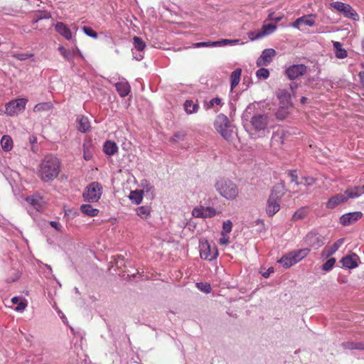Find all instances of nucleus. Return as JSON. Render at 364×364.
<instances>
[{
  "instance_id": "nucleus-37",
  "label": "nucleus",
  "mask_w": 364,
  "mask_h": 364,
  "mask_svg": "<svg viewBox=\"0 0 364 364\" xmlns=\"http://www.w3.org/2000/svg\"><path fill=\"white\" fill-rule=\"evenodd\" d=\"M144 191H132L129 195L130 200L136 205H139L143 199Z\"/></svg>"
},
{
  "instance_id": "nucleus-14",
  "label": "nucleus",
  "mask_w": 364,
  "mask_h": 364,
  "mask_svg": "<svg viewBox=\"0 0 364 364\" xmlns=\"http://www.w3.org/2000/svg\"><path fill=\"white\" fill-rule=\"evenodd\" d=\"M363 216L361 212H353L343 215L340 218V223L343 226H347L355 223L360 219Z\"/></svg>"
},
{
  "instance_id": "nucleus-49",
  "label": "nucleus",
  "mask_w": 364,
  "mask_h": 364,
  "mask_svg": "<svg viewBox=\"0 0 364 364\" xmlns=\"http://www.w3.org/2000/svg\"><path fill=\"white\" fill-rule=\"evenodd\" d=\"M82 29L87 36L92 37L93 38H97V33L95 31H94L91 27L83 26Z\"/></svg>"
},
{
  "instance_id": "nucleus-58",
  "label": "nucleus",
  "mask_w": 364,
  "mask_h": 364,
  "mask_svg": "<svg viewBox=\"0 0 364 364\" xmlns=\"http://www.w3.org/2000/svg\"><path fill=\"white\" fill-rule=\"evenodd\" d=\"M12 277H8L6 279V282H9V283H11V282H16L20 277L19 275V273L16 271H14V272L12 273Z\"/></svg>"
},
{
  "instance_id": "nucleus-18",
  "label": "nucleus",
  "mask_w": 364,
  "mask_h": 364,
  "mask_svg": "<svg viewBox=\"0 0 364 364\" xmlns=\"http://www.w3.org/2000/svg\"><path fill=\"white\" fill-rule=\"evenodd\" d=\"M287 135V132L283 129H278L272 134L271 139L272 146H281L283 145L284 144L285 138Z\"/></svg>"
},
{
  "instance_id": "nucleus-1",
  "label": "nucleus",
  "mask_w": 364,
  "mask_h": 364,
  "mask_svg": "<svg viewBox=\"0 0 364 364\" xmlns=\"http://www.w3.org/2000/svg\"><path fill=\"white\" fill-rule=\"evenodd\" d=\"M60 171L61 163L60 159L53 154H48L38 164L37 176L43 182H50L58 178Z\"/></svg>"
},
{
  "instance_id": "nucleus-27",
  "label": "nucleus",
  "mask_w": 364,
  "mask_h": 364,
  "mask_svg": "<svg viewBox=\"0 0 364 364\" xmlns=\"http://www.w3.org/2000/svg\"><path fill=\"white\" fill-rule=\"evenodd\" d=\"M81 212L89 217H95L99 214L100 210L97 208H94L90 204H82L80 206Z\"/></svg>"
},
{
  "instance_id": "nucleus-35",
  "label": "nucleus",
  "mask_w": 364,
  "mask_h": 364,
  "mask_svg": "<svg viewBox=\"0 0 364 364\" xmlns=\"http://www.w3.org/2000/svg\"><path fill=\"white\" fill-rule=\"evenodd\" d=\"M292 108L291 105L280 107L276 112V117L280 120L284 119L289 114V109Z\"/></svg>"
},
{
  "instance_id": "nucleus-43",
  "label": "nucleus",
  "mask_w": 364,
  "mask_h": 364,
  "mask_svg": "<svg viewBox=\"0 0 364 364\" xmlns=\"http://www.w3.org/2000/svg\"><path fill=\"white\" fill-rule=\"evenodd\" d=\"M134 47L139 51L144 50L146 43L139 37L134 36L133 38Z\"/></svg>"
},
{
  "instance_id": "nucleus-6",
  "label": "nucleus",
  "mask_w": 364,
  "mask_h": 364,
  "mask_svg": "<svg viewBox=\"0 0 364 364\" xmlns=\"http://www.w3.org/2000/svg\"><path fill=\"white\" fill-rule=\"evenodd\" d=\"M200 258L208 261H212L217 258L218 252L216 246L211 245L208 240L200 241Z\"/></svg>"
},
{
  "instance_id": "nucleus-20",
  "label": "nucleus",
  "mask_w": 364,
  "mask_h": 364,
  "mask_svg": "<svg viewBox=\"0 0 364 364\" xmlns=\"http://www.w3.org/2000/svg\"><path fill=\"white\" fill-rule=\"evenodd\" d=\"M55 29L66 40H70L73 37L70 29L63 22H58L55 26Z\"/></svg>"
},
{
  "instance_id": "nucleus-44",
  "label": "nucleus",
  "mask_w": 364,
  "mask_h": 364,
  "mask_svg": "<svg viewBox=\"0 0 364 364\" xmlns=\"http://www.w3.org/2000/svg\"><path fill=\"white\" fill-rule=\"evenodd\" d=\"M300 184L309 187L313 186L316 182V178L311 176H304L301 178Z\"/></svg>"
},
{
  "instance_id": "nucleus-38",
  "label": "nucleus",
  "mask_w": 364,
  "mask_h": 364,
  "mask_svg": "<svg viewBox=\"0 0 364 364\" xmlns=\"http://www.w3.org/2000/svg\"><path fill=\"white\" fill-rule=\"evenodd\" d=\"M136 214L142 219H146L151 213V208L149 206H140L136 209Z\"/></svg>"
},
{
  "instance_id": "nucleus-12",
  "label": "nucleus",
  "mask_w": 364,
  "mask_h": 364,
  "mask_svg": "<svg viewBox=\"0 0 364 364\" xmlns=\"http://www.w3.org/2000/svg\"><path fill=\"white\" fill-rule=\"evenodd\" d=\"M216 215V210L211 207L199 206L193 208L192 215L195 218H212Z\"/></svg>"
},
{
  "instance_id": "nucleus-42",
  "label": "nucleus",
  "mask_w": 364,
  "mask_h": 364,
  "mask_svg": "<svg viewBox=\"0 0 364 364\" xmlns=\"http://www.w3.org/2000/svg\"><path fill=\"white\" fill-rule=\"evenodd\" d=\"M11 302L14 304H17L16 307V311H22V310H24L25 308L26 307V304L18 296H14L11 299Z\"/></svg>"
},
{
  "instance_id": "nucleus-26",
  "label": "nucleus",
  "mask_w": 364,
  "mask_h": 364,
  "mask_svg": "<svg viewBox=\"0 0 364 364\" xmlns=\"http://www.w3.org/2000/svg\"><path fill=\"white\" fill-rule=\"evenodd\" d=\"M103 150L107 155L112 156L117 152L118 147L115 142L108 140L105 142Z\"/></svg>"
},
{
  "instance_id": "nucleus-13",
  "label": "nucleus",
  "mask_w": 364,
  "mask_h": 364,
  "mask_svg": "<svg viewBox=\"0 0 364 364\" xmlns=\"http://www.w3.org/2000/svg\"><path fill=\"white\" fill-rule=\"evenodd\" d=\"M276 55V51L273 48L264 49L262 55L257 60V66L261 67L267 65L272 61V58Z\"/></svg>"
},
{
  "instance_id": "nucleus-54",
  "label": "nucleus",
  "mask_w": 364,
  "mask_h": 364,
  "mask_svg": "<svg viewBox=\"0 0 364 364\" xmlns=\"http://www.w3.org/2000/svg\"><path fill=\"white\" fill-rule=\"evenodd\" d=\"M230 243V237L228 234L221 233V237L219 240V244L221 245H227Z\"/></svg>"
},
{
  "instance_id": "nucleus-48",
  "label": "nucleus",
  "mask_w": 364,
  "mask_h": 364,
  "mask_svg": "<svg viewBox=\"0 0 364 364\" xmlns=\"http://www.w3.org/2000/svg\"><path fill=\"white\" fill-rule=\"evenodd\" d=\"M256 75L259 79H267L269 76V71L266 68H262L257 70Z\"/></svg>"
},
{
  "instance_id": "nucleus-22",
  "label": "nucleus",
  "mask_w": 364,
  "mask_h": 364,
  "mask_svg": "<svg viewBox=\"0 0 364 364\" xmlns=\"http://www.w3.org/2000/svg\"><path fill=\"white\" fill-rule=\"evenodd\" d=\"M357 259V255L355 254H353L343 257L341 262L343 267L348 269H353L358 266Z\"/></svg>"
},
{
  "instance_id": "nucleus-62",
  "label": "nucleus",
  "mask_w": 364,
  "mask_h": 364,
  "mask_svg": "<svg viewBox=\"0 0 364 364\" xmlns=\"http://www.w3.org/2000/svg\"><path fill=\"white\" fill-rule=\"evenodd\" d=\"M29 141L31 144H35L37 142V137L35 136H31L29 137Z\"/></svg>"
},
{
  "instance_id": "nucleus-29",
  "label": "nucleus",
  "mask_w": 364,
  "mask_h": 364,
  "mask_svg": "<svg viewBox=\"0 0 364 364\" xmlns=\"http://www.w3.org/2000/svg\"><path fill=\"white\" fill-rule=\"evenodd\" d=\"M335 49V55L338 59H343L348 56L347 50L342 48V44L340 42L335 41L333 43Z\"/></svg>"
},
{
  "instance_id": "nucleus-55",
  "label": "nucleus",
  "mask_w": 364,
  "mask_h": 364,
  "mask_svg": "<svg viewBox=\"0 0 364 364\" xmlns=\"http://www.w3.org/2000/svg\"><path fill=\"white\" fill-rule=\"evenodd\" d=\"M289 176L291 178V181L295 183L296 184H300V182H298V176L296 173V171L293 170L289 172Z\"/></svg>"
},
{
  "instance_id": "nucleus-64",
  "label": "nucleus",
  "mask_w": 364,
  "mask_h": 364,
  "mask_svg": "<svg viewBox=\"0 0 364 364\" xmlns=\"http://www.w3.org/2000/svg\"><path fill=\"white\" fill-rule=\"evenodd\" d=\"M308 99L306 97H302L301 98V103L305 104L307 102Z\"/></svg>"
},
{
  "instance_id": "nucleus-46",
  "label": "nucleus",
  "mask_w": 364,
  "mask_h": 364,
  "mask_svg": "<svg viewBox=\"0 0 364 364\" xmlns=\"http://www.w3.org/2000/svg\"><path fill=\"white\" fill-rule=\"evenodd\" d=\"M58 50L65 60L68 61H71L73 60V53L70 50L65 49L63 46L59 47Z\"/></svg>"
},
{
  "instance_id": "nucleus-56",
  "label": "nucleus",
  "mask_w": 364,
  "mask_h": 364,
  "mask_svg": "<svg viewBox=\"0 0 364 364\" xmlns=\"http://www.w3.org/2000/svg\"><path fill=\"white\" fill-rule=\"evenodd\" d=\"M248 37H249V38L251 41H255V40H257V39L262 38L260 31L257 32V33H255L253 31H250V32L248 33Z\"/></svg>"
},
{
  "instance_id": "nucleus-61",
  "label": "nucleus",
  "mask_w": 364,
  "mask_h": 364,
  "mask_svg": "<svg viewBox=\"0 0 364 364\" xmlns=\"http://www.w3.org/2000/svg\"><path fill=\"white\" fill-rule=\"evenodd\" d=\"M358 76L360 77V82H361L362 85L364 87V72H360L359 74H358Z\"/></svg>"
},
{
  "instance_id": "nucleus-17",
  "label": "nucleus",
  "mask_w": 364,
  "mask_h": 364,
  "mask_svg": "<svg viewBox=\"0 0 364 364\" xmlns=\"http://www.w3.org/2000/svg\"><path fill=\"white\" fill-rule=\"evenodd\" d=\"M240 40L239 39H235V40H230V39H223L220 41H208V42H200V43H196L193 44V46L194 48H201V47H211V46H215L218 45H228V44H237L239 43Z\"/></svg>"
},
{
  "instance_id": "nucleus-60",
  "label": "nucleus",
  "mask_w": 364,
  "mask_h": 364,
  "mask_svg": "<svg viewBox=\"0 0 364 364\" xmlns=\"http://www.w3.org/2000/svg\"><path fill=\"white\" fill-rule=\"evenodd\" d=\"M274 272L273 267H269L265 272L262 274V276L265 278H267L270 276L272 273Z\"/></svg>"
},
{
  "instance_id": "nucleus-16",
  "label": "nucleus",
  "mask_w": 364,
  "mask_h": 364,
  "mask_svg": "<svg viewBox=\"0 0 364 364\" xmlns=\"http://www.w3.org/2000/svg\"><path fill=\"white\" fill-rule=\"evenodd\" d=\"M344 242V239L341 238L336 241L332 245L325 247L321 252V257L327 259L337 252L339 247Z\"/></svg>"
},
{
  "instance_id": "nucleus-28",
  "label": "nucleus",
  "mask_w": 364,
  "mask_h": 364,
  "mask_svg": "<svg viewBox=\"0 0 364 364\" xmlns=\"http://www.w3.org/2000/svg\"><path fill=\"white\" fill-rule=\"evenodd\" d=\"M116 90L121 97H125L130 92V86L127 82H121L115 85Z\"/></svg>"
},
{
  "instance_id": "nucleus-39",
  "label": "nucleus",
  "mask_w": 364,
  "mask_h": 364,
  "mask_svg": "<svg viewBox=\"0 0 364 364\" xmlns=\"http://www.w3.org/2000/svg\"><path fill=\"white\" fill-rule=\"evenodd\" d=\"M293 259L290 253L284 255L281 259L278 260V262L282 264L283 267L285 268H289L295 263L293 262Z\"/></svg>"
},
{
  "instance_id": "nucleus-25",
  "label": "nucleus",
  "mask_w": 364,
  "mask_h": 364,
  "mask_svg": "<svg viewBox=\"0 0 364 364\" xmlns=\"http://www.w3.org/2000/svg\"><path fill=\"white\" fill-rule=\"evenodd\" d=\"M83 157L86 161H89L92 157L93 146L91 140H85L83 145Z\"/></svg>"
},
{
  "instance_id": "nucleus-19",
  "label": "nucleus",
  "mask_w": 364,
  "mask_h": 364,
  "mask_svg": "<svg viewBox=\"0 0 364 364\" xmlns=\"http://www.w3.org/2000/svg\"><path fill=\"white\" fill-rule=\"evenodd\" d=\"M279 200L275 199L273 196H269L266 207V213L272 217L280 210Z\"/></svg>"
},
{
  "instance_id": "nucleus-45",
  "label": "nucleus",
  "mask_w": 364,
  "mask_h": 364,
  "mask_svg": "<svg viewBox=\"0 0 364 364\" xmlns=\"http://www.w3.org/2000/svg\"><path fill=\"white\" fill-rule=\"evenodd\" d=\"M336 263V259L332 257L329 258L322 266V269L325 272H328L332 269Z\"/></svg>"
},
{
  "instance_id": "nucleus-41",
  "label": "nucleus",
  "mask_w": 364,
  "mask_h": 364,
  "mask_svg": "<svg viewBox=\"0 0 364 364\" xmlns=\"http://www.w3.org/2000/svg\"><path fill=\"white\" fill-rule=\"evenodd\" d=\"M53 108V105L51 102H42L37 104L34 108V112H41V111H49Z\"/></svg>"
},
{
  "instance_id": "nucleus-11",
  "label": "nucleus",
  "mask_w": 364,
  "mask_h": 364,
  "mask_svg": "<svg viewBox=\"0 0 364 364\" xmlns=\"http://www.w3.org/2000/svg\"><path fill=\"white\" fill-rule=\"evenodd\" d=\"M250 122L256 131L264 130L269 123V117L266 114L255 115L252 117Z\"/></svg>"
},
{
  "instance_id": "nucleus-3",
  "label": "nucleus",
  "mask_w": 364,
  "mask_h": 364,
  "mask_svg": "<svg viewBox=\"0 0 364 364\" xmlns=\"http://www.w3.org/2000/svg\"><path fill=\"white\" fill-rule=\"evenodd\" d=\"M218 193L227 200H235L239 196L237 185L228 178H220L215 184Z\"/></svg>"
},
{
  "instance_id": "nucleus-40",
  "label": "nucleus",
  "mask_w": 364,
  "mask_h": 364,
  "mask_svg": "<svg viewBox=\"0 0 364 364\" xmlns=\"http://www.w3.org/2000/svg\"><path fill=\"white\" fill-rule=\"evenodd\" d=\"M277 29V26L272 23L264 24L261 29L262 36L264 37L272 33Z\"/></svg>"
},
{
  "instance_id": "nucleus-52",
  "label": "nucleus",
  "mask_w": 364,
  "mask_h": 364,
  "mask_svg": "<svg viewBox=\"0 0 364 364\" xmlns=\"http://www.w3.org/2000/svg\"><path fill=\"white\" fill-rule=\"evenodd\" d=\"M185 136V133L182 132H178L173 135V136L171 138V140L174 142L182 141L184 139Z\"/></svg>"
},
{
  "instance_id": "nucleus-36",
  "label": "nucleus",
  "mask_w": 364,
  "mask_h": 364,
  "mask_svg": "<svg viewBox=\"0 0 364 364\" xmlns=\"http://www.w3.org/2000/svg\"><path fill=\"white\" fill-rule=\"evenodd\" d=\"M343 349L353 350L359 349L364 350V344L361 343H355L351 341L343 342L341 344Z\"/></svg>"
},
{
  "instance_id": "nucleus-21",
  "label": "nucleus",
  "mask_w": 364,
  "mask_h": 364,
  "mask_svg": "<svg viewBox=\"0 0 364 364\" xmlns=\"http://www.w3.org/2000/svg\"><path fill=\"white\" fill-rule=\"evenodd\" d=\"M77 129L82 133H85L90 129V123L87 117L79 115L77 117Z\"/></svg>"
},
{
  "instance_id": "nucleus-34",
  "label": "nucleus",
  "mask_w": 364,
  "mask_h": 364,
  "mask_svg": "<svg viewBox=\"0 0 364 364\" xmlns=\"http://www.w3.org/2000/svg\"><path fill=\"white\" fill-rule=\"evenodd\" d=\"M1 145L4 151H9L13 148V140L9 135H4L1 140Z\"/></svg>"
},
{
  "instance_id": "nucleus-15",
  "label": "nucleus",
  "mask_w": 364,
  "mask_h": 364,
  "mask_svg": "<svg viewBox=\"0 0 364 364\" xmlns=\"http://www.w3.org/2000/svg\"><path fill=\"white\" fill-rule=\"evenodd\" d=\"M315 24V15L309 14L304 15L301 17L296 18L292 23V26L295 28L299 29L301 25L308 26H313Z\"/></svg>"
},
{
  "instance_id": "nucleus-8",
  "label": "nucleus",
  "mask_w": 364,
  "mask_h": 364,
  "mask_svg": "<svg viewBox=\"0 0 364 364\" xmlns=\"http://www.w3.org/2000/svg\"><path fill=\"white\" fill-rule=\"evenodd\" d=\"M26 103L27 100L23 98L11 100L6 105V113L14 116L25 109Z\"/></svg>"
},
{
  "instance_id": "nucleus-10",
  "label": "nucleus",
  "mask_w": 364,
  "mask_h": 364,
  "mask_svg": "<svg viewBox=\"0 0 364 364\" xmlns=\"http://www.w3.org/2000/svg\"><path fill=\"white\" fill-rule=\"evenodd\" d=\"M305 242L311 247L317 250L324 245L323 237L315 232H309L305 237Z\"/></svg>"
},
{
  "instance_id": "nucleus-63",
  "label": "nucleus",
  "mask_w": 364,
  "mask_h": 364,
  "mask_svg": "<svg viewBox=\"0 0 364 364\" xmlns=\"http://www.w3.org/2000/svg\"><path fill=\"white\" fill-rule=\"evenodd\" d=\"M154 191V188L153 186H149V185H147L146 186V191L149 192V191Z\"/></svg>"
},
{
  "instance_id": "nucleus-7",
  "label": "nucleus",
  "mask_w": 364,
  "mask_h": 364,
  "mask_svg": "<svg viewBox=\"0 0 364 364\" xmlns=\"http://www.w3.org/2000/svg\"><path fill=\"white\" fill-rule=\"evenodd\" d=\"M331 7L341 13L345 17L354 21H358L359 16L353 7L341 1L333 2L330 4Z\"/></svg>"
},
{
  "instance_id": "nucleus-2",
  "label": "nucleus",
  "mask_w": 364,
  "mask_h": 364,
  "mask_svg": "<svg viewBox=\"0 0 364 364\" xmlns=\"http://www.w3.org/2000/svg\"><path fill=\"white\" fill-rule=\"evenodd\" d=\"M364 193V187L355 186L346 190L343 193L336 194L326 203L328 209H334L338 205L346 203L350 198H355Z\"/></svg>"
},
{
  "instance_id": "nucleus-50",
  "label": "nucleus",
  "mask_w": 364,
  "mask_h": 364,
  "mask_svg": "<svg viewBox=\"0 0 364 364\" xmlns=\"http://www.w3.org/2000/svg\"><path fill=\"white\" fill-rule=\"evenodd\" d=\"M232 223L230 220H228L223 223V231L221 232V233H223V234L230 233L232 231Z\"/></svg>"
},
{
  "instance_id": "nucleus-51",
  "label": "nucleus",
  "mask_w": 364,
  "mask_h": 364,
  "mask_svg": "<svg viewBox=\"0 0 364 364\" xmlns=\"http://www.w3.org/2000/svg\"><path fill=\"white\" fill-rule=\"evenodd\" d=\"M196 286L198 289L205 293H210L211 291V287L208 283L199 282L196 284Z\"/></svg>"
},
{
  "instance_id": "nucleus-33",
  "label": "nucleus",
  "mask_w": 364,
  "mask_h": 364,
  "mask_svg": "<svg viewBox=\"0 0 364 364\" xmlns=\"http://www.w3.org/2000/svg\"><path fill=\"white\" fill-rule=\"evenodd\" d=\"M183 106L186 112L188 114L196 113L199 109V105L197 103H193L192 100H186Z\"/></svg>"
},
{
  "instance_id": "nucleus-24",
  "label": "nucleus",
  "mask_w": 364,
  "mask_h": 364,
  "mask_svg": "<svg viewBox=\"0 0 364 364\" xmlns=\"http://www.w3.org/2000/svg\"><path fill=\"white\" fill-rule=\"evenodd\" d=\"M284 184L282 183H278L273 187V189L269 196H273V198H274L275 199L280 200L284 194Z\"/></svg>"
},
{
  "instance_id": "nucleus-47",
  "label": "nucleus",
  "mask_w": 364,
  "mask_h": 364,
  "mask_svg": "<svg viewBox=\"0 0 364 364\" xmlns=\"http://www.w3.org/2000/svg\"><path fill=\"white\" fill-rule=\"evenodd\" d=\"M222 101L219 97H214L209 102L205 105V107L206 109H209L213 108L215 105H221Z\"/></svg>"
},
{
  "instance_id": "nucleus-59",
  "label": "nucleus",
  "mask_w": 364,
  "mask_h": 364,
  "mask_svg": "<svg viewBox=\"0 0 364 364\" xmlns=\"http://www.w3.org/2000/svg\"><path fill=\"white\" fill-rule=\"evenodd\" d=\"M50 225L54 228L55 229H56L57 230H60V224L56 221H50Z\"/></svg>"
},
{
  "instance_id": "nucleus-4",
  "label": "nucleus",
  "mask_w": 364,
  "mask_h": 364,
  "mask_svg": "<svg viewBox=\"0 0 364 364\" xmlns=\"http://www.w3.org/2000/svg\"><path fill=\"white\" fill-rule=\"evenodd\" d=\"M214 127L225 140L230 141L232 139V131L230 129V123L226 115L218 114L215 119Z\"/></svg>"
},
{
  "instance_id": "nucleus-57",
  "label": "nucleus",
  "mask_w": 364,
  "mask_h": 364,
  "mask_svg": "<svg viewBox=\"0 0 364 364\" xmlns=\"http://www.w3.org/2000/svg\"><path fill=\"white\" fill-rule=\"evenodd\" d=\"M278 97L279 98H283L287 101H288L290 99V95L286 90H280L279 92L278 93Z\"/></svg>"
},
{
  "instance_id": "nucleus-53",
  "label": "nucleus",
  "mask_w": 364,
  "mask_h": 364,
  "mask_svg": "<svg viewBox=\"0 0 364 364\" xmlns=\"http://www.w3.org/2000/svg\"><path fill=\"white\" fill-rule=\"evenodd\" d=\"M33 54H28V53H16L14 55V58H15L17 60H25L26 59H28L29 58L32 57Z\"/></svg>"
},
{
  "instance_id": "nucleus-5",
  "label": "nucleus",
  "mask_w": 364,
  "mask_h": 364,
  "mask_svg": "<svg viewBox=\"0 0 364 364\" xmlns=\"http://www.w3.org/2000/svg\"><path fill=\"white\" fill-rule=\"evenodd\" d=\"M102 186L98 182H92L85 188L82 197L85 201L89 203L97 202L102 194Z\"/></svg>"
},
{
  "instance_id": "nucleus-23",
  "label": "nucleus",
  "mask_w": 364,
  "mask_h": 364,
  "mask_svg": "<svg viewBox=\"0 0 364 364\" xmlns=\"http://www.w3.org/2000/svg\"><path fill=\"white\" fill-rule=\"evenodd\" d=\"M309 248H304L301 250H294L290 252V255H291L293 259V262L295 264L301 261L302 259L306 257L310 252Z\"/></svg>"
},
{
  "instance_id": "nucleus-9",
  "label": "nucleus",
  "mask_w": 364,
  "mask_h": 364,
  "mask_svg": "<svg viewBox=\"0 0 364 364\" xmlns=\"http://www.w3.org/2000/svg\"><path fill=\"white\" fill-rule=\"evenodd\" d=\"M306 72V66L304 64L293 65L288 67L285 73L289 79L294 80L304 75Z\"/></svg>"
},
{
  "instance_id": "nucleus-32",
  "label": "nucleus",
  "mask_w": 364,
  "mask_h": 364,
  "mask_svg": "<svg viewBox=\"0 0 364 364\" xmlns=\"http://www.w3.org/2000/svg\"><path fill=\"white\" fill-rule=\"evenodd\" d=\"M28 203L32 205L36 210L40 211L42 209L41 199L39 197L28 196L26 198Z\"/></svg>"
},
{
  "instance_id": "nucleus-31",
  "label": "nucleus",
  "mask_w": 364,
  "mask_h": 364,
  "mask_svg": "<svg viewBox=\"0 0 364 364\" xmlns=\"http://www.w3.org/2000/svg\"><path fill=\"white\" fill-rule=\"evenodd\" d=\"M309 213V209L308 207H301L297 210L292 215V220L296 221L299 220L304 219Z\"/></svg>"
},
{
  "instance_id": "nucleus-30",
  "label": "nucleus",
  "mask_w": 364,
  "mask_h": 364,
  "mask_svg": "<svg viewBox=\"0 0 364 364\" xmlns=\"http://www.w3.org/2000/svg\"><path fill=\"white\" fill-rule=\"evenodd\" d=\"M242 69L237 68L230 75L231 90H233L240 82Z\"/></svg>"
}]
</instances>
